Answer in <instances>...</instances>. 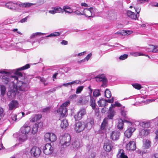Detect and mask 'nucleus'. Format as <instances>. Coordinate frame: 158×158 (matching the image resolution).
<instances>
[{"mask_svg":"<svg viewBox=\"0 0 158 158\" xmlns=\"http://www.w3.org/2000/svg\"><path fill=\"white\" fill-rule=\"evenodd\" d=\"M30 67V65L27 64L16 70H13L15 75L12 76L10 77L11 79H10L13 84V89L7 92V95L9 98H14L18 93L19 90L20 91H26L28 89L29 86L27 83H24L23 81L19 80V79H23L24 78L23 74L19 71L27 69Z\"/></svg>","mask_w":158,"mask_h":158,"instance_id":"nucleus-1","label":"nucleus"},{"mask_svg":"<svg viewBox=\"0 0 158 158\" xmlns=\"http://www.w3.org/2000/svg\"><path fill=\"white\" fill-rule=\"evenodd\" d=\"M28 122H26L20 128L21 134L19 135V142H23L27 139L28 136V134L31 130L30 127L28 125Z\"/></svg>","mask_w":158,"mask_h":158,"instance_id":"nucleus-2","label":"nucleus"},{"mask_svg":"<svg viewBox=\"0 0 158 158\" xmlns=\"http://www.w3.org/2000/svg\"><path fill=\"white\" fill-rule=\"evenodd\" d=\"M71 140V136L68 134H65L60 137L59 146L61 150L65 149L70 145Z\"/></svg>","mask_w":158,"mask_h":158,"instance_id":"nucleus-3","label":"nucleus"},{"mask_svg":"<svg viewBox=\"0 0 158 158\" xmlns=\"http://www.w3.org/2000/svg\"><path fill=\"white\" fill-rule=\"evenodd\" d=\"M70 102L68 100L65 102L63 103L59 109L57 110V112L59 115H60V118L61 117L64 118L67 116V109L66 107L70 104Z\"/></svg>","mask_w":158,"mask_h":158,"instance_id":"nucleus-4","label":"nucleus"},{"mask_svg":"<svg viewBox=\"0 0 158 158\" xmlns=\"http://www.w3.org/2000/svg\"><path fill=\"white\" fill-rule=\"evenodd\" d=\"M90 98V95L85 96H79L76 101V103L79 105L86 104L89 102Z\"/></svg>","mask_w":158,"mask_h":158,"instance_id":"nucleus-5","label":"nucleus"},{"mask_svg":"<svg viewBox=\"0 0 158 158\" xmlns=\"http://www.w3.org/2000/svg\"><path fill=\"white\" fill-rule=\"evenodd\" d=\"M97 10L94 8L90 7L89 9L85 8L83 10L82 15H84L87 17H93Z\"/></svg>","mask_w":158,"mask_h":158,"instance_id":"nucleus-6","label":"nucleus"},{"mask_svg":"<svg viewBox=\"0 0 158 158\" xmlns=\"http://www.w3.org/2000/svg\"><path fill=\"white\" fill-rule=\"evenodd\" d=\"M113 145L111 141L106 139L105 141L103 149L106 152H109L113 148Z\"/></svg>","mask_w":158,"mask_h":158,"instance_id":"nucleus-7","label":"nucleus"},{"mask_svg":"<svg viewBox=\"0 0 158 158\" xmlns=\"http://www.w3.org/2000/svg\"><path fill=\"white\" fill-rule=\"evenodd\" d=\"M85 128V123L84 122H78L75 124V130L77 133L82 131Z\"/></svg>","mask_w":158,"mask_h":158,"instance_id":"nucleus-8","label":"nucleus"},{"mask_svg":"<svg viewBox=\"0 0 158 158\" xmlns=\"http://www.w3.org/2000/svg\"><path fill=\"white\" fill-rule=\"evenodd\" d=\"M53 147L50 143H47L43 148V151L45 155H49L53 152Z\"/></svg>","mask_w":158,"mask_h":158,"instance_id":"nucleus-9","label":"nucleus"},{"mask_svg":"<svg viewBox=\"0 0 158 158\" xmlns=\"http://www.w3.org/2000/svg\"><path fill=\"white\" fill-rule=\"evenodd\" d=\"M56 139V135L53 133H47L44 135V139L46 141L53 142L55 141Z\"/></svg>","mask_w":158,"mask_h":158,"instance_id":"nucleus-10","label":"nucleus"},{"mask_svg":"<svg viewBox=\"0 0 158 158\" xmlns=\"http://www.w3.org/2000/svg\"><path fill=\"white\" fill-rule=\"evenodd\" d=\"M30 153L32 156L38 157L40 155L41 151L39 147L34 146L31 149Z\"/></svg>","mask_w":158,"mask_h":158,"instance_id":"nucleus-11","label":"nucleus"},{"mask_svg":"<svg viewBox=\"0 0 158 158\" xmlns=\"http://www.w3.org/2000/svg\"><path fill=\"white\" fill-rule=\"evenodd\" d=\"M114 98L112 97L111 99L105 100L103 99H100L98 102V104L99 106L104 107L106 105L107 102L110 103H113L114 102Z\"/></svg>","mask_w":158,"mask_h":158,"instance_id":"nucleus-12","label":"nucleus"},{"mask_svg":"<svg viewBox=\"0 0 158 158\" xmlns=\"http://www.w3.org/2000/svg\"><path fill=\"white\" fill-rule=\"evenodd\" d=\"M124 123H126L129 126H131L132 124V123L129 121L124 120H122L121 119L118 120L117 123V127L118 129L119 130H122L123 127V124Z\"/></svg>","mask_w":158,"mask_h":158,"instance_id":"nucleus-13","label":"nucleus"},{"mask_svg":"<svg viewBox=\"0 0 158 158\" xmlns=\"http://www.w3.org/2000/svg\"><path fill=\"white\" fill-rule=\"evenodd\" d=\"M8 106L9 110H14L18 107L19 106L18 102L16 100H12L9 103Z\"/></svg>","mask_w":158,"mask_h":158,"instance_id":"nucleus-14","label":"nucleus"},{"mask_svg":"<svg viewBox=\"0 0 158 158\" xmlns=\"http://www.w3.org/2000/svg\"><path fill=\"white\" fill-rule=\"evenodd\" d=\"M81 142L80 140H76L72 143L71 148L76 150L82 146Z\"/></svg>","mask_w":158,"mask_h":158,"instance_id":"nucleus-15","label":"nucleus"},{"mask_svg":"<svg viewBox=\"0 0 158 158\" xmlns=\"http://www.w3.org/2000/svg\"><path fill=\"white\" fill-rule=\"evenodd\" d=\"M85 113V110L84 109H82L77 114L74 116V118L75 120H80L82 118V116L84 115Z\"/></svg>","mask_w":158,"mask_h":158,"instance_id":"nucleus-16","label":"nucleus"},{"mask_svg":"<svg viewBox=\"0 0 158 158\" xmlns=\"http://www.w3.org/2000/svg\"><path fill=\"white\" fill-rule=\"evenodd\" d=\"M96 80L97 82L102 81L103 82L102 86L105 87L106 86V84L107 82V79L104 75H98L95 77Z\"/></svg>","mask_w":158,"mask_h":158,"instance_id":"nucleus-17","label":"nucleus"},{"mask_svg":"<svg viewBox=\"0 0 158 158\" xmlns=\"http://www.w3.org/2000/svg\"><path fill=\"white\" fill-rule=\"evenodd\" d=\"M136 148L135 143L133 141L129 142L126 146V149L129 151H134L136 149Z\"/></svg>","mask_w":158,"mask_h":158,"instance_id":"nucleus-18","label":"nucleus"},{"mask_svg":"<svg viewBox=\"0 0 158 158\" xmlns=\"http://www.w3.org/2000/svg\"><path fill=\"white\" fill-rule=\"evenodd\" d=\"M153 131L152 129H141L139 131V135L141 137L146 136L148 135L150 132Z\"/></svg>","mask_w":158,"mask_h":158,"instance_id":"nucleus-19","label":"nucleus"},{"mask_svg":"<svg viewBox=\"0 0 158 158\" xmlns=\"http://www.w3.org/2000/svg\"><path fill=\"white\" fill-rule=\"evenodd\" d=\"M84 122L85 123V128L88 130H89L92 128L94 123V120L92 118H89L86 121Z\"/></svg>","mask_w":158,"mask_h":158,"instance_id":"nucleus-20","label":"nucleus"},{"mask_svg":"<svg viewBox=\"0 0 158 158\" xmlns=\"http://www.w3.org/2000/svg\"><path fill=\"white\" fill-rule=\"evenodd\" d=\"M120 135V133L119 131H115L111 133L110 138L113 140H116L119 139Z\"/></svg>","mask_w":158,"mask_h":158,"instance_id":"nucleus-21","label":"nucleus"},{"mask_svg":"<svg viewBox=\"0 0 158 158\" xmlns=\"http://www.w3.org/2000/svg\"><path fill=\"white\" fill-rule=\"evenodd\" d=\"M135 129L134 127H129L125 131L124 133L125 135L128 138L130 137L132 133L135 131Z\"/></svg>","mask_w":158,"mask_h":158,"instance_id":"nucleus-22","label":"nucleus"},{"mask_svg":"<svg viewBox=\"0 0 158 158\" xmlns=\"http://www.w3.org/2000/svg\"><path fill=\"white\" fill-rule=\"evenodd\" d=\"M59 120H61V122L60 125L61 127L62 128H66L69 125L67 120L66 119H64L65 117L64 118L61 117V118H60V115H59Z\"/></svg>","mask_w":158,"mask_h":158,"instance_id":"nucleus-23","label":"nucleus"},{"mask_svg":"<svg viewBox=\"0 0 158 158\" xmlns=\"http://www.w3.org/2000/svg\"><path fill=\"white\" fill-rule=\"evenodd\" d=\"M127 15L131 19L136 20L138 19V15H135V13L131 11L128 10L127 12Z\"/></svg>","mask_w":158,"mask_h":158,"instance_id":"nucleus-24","label":"nucleus"},{"mask_svg":"<svg viewBox=\"0 0 158 158\" xmlns=\"http://www.w3.org/2000/svg\"><path fill=\"white\" fill-rule=\"evenodd\" d=\"M18 4L19 3H15L10 2L6 4V7L10 9H14L17 7V6L18 5Z\"/></svg>","mask_w":158,"mask_h":158,"instance_id":"nucleus-25","label":"nucleus"},{"mask_svg":"<svg viewBox=\"0 0 158 158\" xmlns=\"http://www.w3.org/2000/svg\"><path fill=\"white\" fill-rule=\"evenodd\" d=\"M147 50L148 52H158V46L150 45Z\"/></svg>","mask_w":158,"mask_h":158,"instance_id":"nucleus-26","label":"nucleus"},{"mask_svg":"<svg viewBox=\"0 0 158 158\" xmlns=\"http://www.w3.org/2000/svg\"><path fill=\"white\" fill-rule=\"evenodd\" d=\"M35 124L33 126L32 129L31 130V133L33 134H35L37 132L38 127L41 128L43 126L42 124Z\"/></svg>","mask_w":158,"mask_h":158,"instance_id":"nucleus-27","label":"nucleus"},{"mask_svg":"<svg viewBox=\"0 0 158 158\" xmlns=\"http://www.w3.org/2000/svg\"><path fill=\"white\" fill-rule=\"evenodd\" d=\"M132 32L130 31H124L123 30L120 32H117L115 33V34H118L119 35L127 36L131 34Z\"/></svg>","mask_w":158,"mask_h":158,"instance_id":"nucleus-28","label":"nucleus"},{"mask_svg":"<svg viewBox=\"0 0 158 158\" xmlns=\"http://www.w3.org/2000/svg\"><path fill=\"white\" fill-rule=\"evenodd\" d=\"M117 156L118 157L120 158H128L127 156L125 154L123 150L122 149L119 150Z\"/></svg>","mask_w":158,"mask_h":158,"instance_id":"nucleus-29","label":"nucleus"},{"mask_svg":"<svg viewBox=\"0 0 158 158\" xmlns=\"http://www.w3.org/2000/svg\"><path fill=\"white\" fill-rule=\"evenodd\" d=\"M143 146L145 148L148 149L150 148L151 142L149 140L144 139L143 140Z\"/></svg>","mask_w":158,"mask_h":158,"instance_id":"nucleus-30","label":"nucleus"},{"mask_svg":"<svg viewBox=\"0 0 158 158\" xmlns=\"http://www.w3.org/2000/svg\"><path fill=\"white\" fill-rule=\"evenodd\" d=\"M35 4L29 2H25L23 3H19L18 5L20 6H22L23 7H28L34 5Z\"/></svg>","mask_w":158,"mask_h":158,"instance_id":"nucleus-31","label":"nucleus"},{"mask_svg":"<svg viewBox=\"0 0 158 158\" xmlns=\"http://www.w3.org/2000/svg\"><path fill=\"white\" fill-rule=\"evenodd\" d=\"M79 82V81L78 80H76L74 81H72L70 82H69L67 83H64L62 85H60L59 86V88H61L63 86L65 87H68L69 85H71L74 83L78 84Z\"/></svg>","mask_w":158,"mask_h":158,"instance_id":"nucleus-32","label":"nucleus"},{"mask_svg":"<svg viewBox=\"0 0 158 158\" xmlns=\"http://www.w3.org/2000/svg\"><path fill=\"white\" fill-rule=\"evenodd\" d=\"M90 106L92 107L93 109H94L96 107L95 101L94 98L90 96Z\"/></svg>","mask_w":158,"mask_h":158,"instance_id":"nucleus-33","label":"nucleus"},{"mask_svg":"<svg viewBox=\"0 0 158 158\" xmlns=\"http://www.w3.org/2000/svg\"><path fill=\"white\" fill-rule=\"evenodd\" d=\"M63 9L66 12L70 14L73 12V10L68 6H65L63 7Z\"/></svg>","mask_w":158,"mask_h":158,"instance_id":"nucleus-34","label":"nucleus"},{"mask_svg":"<svg viewBox=\"0 0 158 158\" xmlns=\"http://www.w3.org/2000/svg\"><path fill=\"white\" fill-rule=\"evenodd\" d=\"M140 125L142 127L144 128H148L150 126L149 122H143L140 123Z\"/></svg>","mask_w":158,"mask_h":158,"instance_id":"nucleus-35","label":"nucleus"},{"mask_svg":"<svg viewBox=\"0 0 158 158\" xmlns=\"http://www.w3.org/2000/svg\"><path fill=\"white\" fill-rule=\"evenodd\" d=\"M41 117V115L40 114L35 115L32 117V119L31 120L32 122H35L40 119Z\"/></svg>","mask_w":158,"mask_h":158,"instance_id":"nucleus-36","label":"nucleus"},{"mask_svg":"<svg viewBox=\"0 0 158 158\" xmlns=\"http://www.w3.org/2000/svg\"><path fill=\"white\" fill-rule=\"evenodd\" d=\"M78 96L75 94H74L70 95L69 98V99L71 101H72L76 103V101L77 98H78Z\"/></svg>","mask_w":158,"mask_h":158,"instance_id":"nucleus-37","label":"nucleus"},{"mask_svg":"<svg viewBox=\"0 0 158 158\" xmlns=\"http://www.w3.org/2000/svg\"><path fill=\"white\" fill-rule=\"evenodd\" d=\"M106 120L104 119L101 126V130L103 131H105L106 129Z\"/></svg>","mask_w":158,"mask_h":158,"instance_id":"nucleus-38","label":"nucleus"},{"mask_svg":"<svg viewBox=\"0 0 158 158\" xmlns=\"http://www.w3.org/2000/svg\"><path fill=\"white\" fill-rule=\"evenodd\" d=\"M125 107H122L121 108V115L125 118H127V111L124 110Z\"/></svg>","mask_w":158,"mask_h":158,"instance_id":"nucleus-39","label":"nucleus"},{"mask_svg":"<svg viewBox=\"0 0 158 158\" xmlns=\"http://www.w3.org/2000/svg\"><path fill=\"white\" fill-rule=\"evenodd\" d=\"M60 34V33L59 32H54L48 35L45 36L44 37H49L53 36H59Z\"/></svg>","mask_w":158,"mask_h":158,"instance_id":"nucleus-40","label":"nucleus"},{"mask_svg":"<svg viewBox=\"0 0 158 158\" xmlns=\"http://www.w3.org/2000/svg\"><path fill=\"white\" fill-rule=\"evenodd\" d=\"M17 115L16 114L12 115L10 118V121H11L13 123L14 122L16 121L17 120H19V118H17Z\"/></svg>","mask_w":158,"mask_h":158,"instance_id":"nucleus-41","label":"nucleus"},{"mask_svg":"<svg viewBox=\"0 0 158 158\" xmlns=\"http://www.w3.org/2000/svg\"><path fill=\"white\" fill-rule=\"evenodd\" d=\"M105 96L107 98H110L111 96L110 91L108 89H106L105 91Z\"/></svg>","mask_w":158,"mask_h":158,"instance_id":"nucleus-42","label":"nucleus"},{"mask_svg":"<svg viewBox=\"0 0 158 158\" xmlns=\"http://www.w3.org/2000/svg\"><path fill=\"white\" fill-rule=\"evenodd\" d=\"M134 9L135 10L136 12H137V14L138 15V17L139 16V13L141 9L140 6H138L137 5L136 6L134 7Z\"/></svg>","mask_w":158,"mask_h":158,"instance_id":"nucleus-43","label":"nucleus"},{"mask_svg":"<svg viewBox=\"0 0 158 158\" xmlns=\"http://www.w3.org/2000/svg\"><path fill=\"white\" fill-rule=\"evenodd\" d=\"M45 35V33H41V32H36L35 33H34L33 34H32L31 35L30 37L31 38H33L35 37L36 36H37V35L41 36V35Z\"/></svg>","mask_w":158,"mask_h":158,"instance_id":"nucleus-44","label":"nucleus"},{"mask_svg":"<svg viewBox=\"0 0 158 158\" xmlns=\"http://www.w3.org/2000/svg\"><path fill=\"white\" fill-rule=\"evenodd\" d=\"M12 70H8V71H6V70L4 69L1 70L0 71V73L2 74H8L11 73L12 72Z\"/></svg>","mask_w":158,"mask_h":158,"instance_id":"nucleus-45","label":"nucleus"},{"mask_svg":"<svg viewBox=\"0 0 158 158\" xmlns=\"http://www.w3.org/2000/svg\"><path fill=\"white\" fill-rule=\"evenodd\" d=\"M84 88V86H81L78 87L76 89V93L77 94H79L81 93Z\"/></svg>","mask_w":158,"mask_h":158,"instance_id":"nucleus-46","label":"nucleus"},{"mask_svg":"<svg viewBox=\"0 0 158 158\" xmlns=\"http://www.w3.org/2000/svg\"><path fill=\"white\" fill-rule=\"evenodd\" d=\"M52 9H54L56 13H60L62 11V9L60 7L57 6L52 8Z\"/></svg>","mask_w":158,"mask_h":158,"instance_id":"nucleus-47","label":"nucleus"},{"mask_svg":"<svg viewBox=\"0 0 158 158\" xmlns=\"http://www.w3.org/2000/svg\"><path fill=\"white\" fill-rule=\"evenodd\" d=\"M100 95L99 90L98 89L95 90L93 92V96L94 97H98Z\"/></svg>","mask_w":158,"mask_h":158,"instance_id":"nucleus-48","label":"nucleus"},{"mask_svg":"<svg viewBox=\"0 0 158 158\" xmlns=\"http://www.w3.org/2000/svg\"><path fill=\"white\" fill-rule=\"evenodd\" d=\"M6 90V88L5 87L4 85H1V94L2 95H3L5 94V93Z\"/></svg>","mask_w":158,"mask_h":158,"instance_id":"nucleus-49","label":"nucleus"},{"mask_svg":"<svg viewBox=\"0 0 158 158\" xmlns=\"http://www.w3.org/2000/svg\"><path fill=\"white\" fill-rule=\"evenodd\" d=\"M132 85L134 88L138 89H139L142 88L140 84L137 83L132 84Z\"/></svg>","mask_w":158,"mask_h":158,"instance_id":"nucleus-50","label":"nucleus"},{"mask_svg":"<svg viewBox=\"0 0 158 158\" xmlns=\"http://www.w3.org/2000/svg\"><path fill=\"white\" fill-rule=\"evenodd\" d=\"M128 56L127 54H125L120 56L119 57V59L120 60H124L126 59Z\"/></svg>","mask_w":158,"mask_h":158,"instance_id":"nucleus-51","label":"nucleus"},{"mask_svg":"<svg viewBox=\"0 0 158 158\" xmlns=\"http://www.w3.org/2000/svg\"><path fill=\"white\" fill-rule=\"evenodd\" d=\"M130 54L131 56H138L142 55V53L139 52H131Z\"/></svg>","mask_w":158,"mask_h":158,"instance_id":"nucleus-52","label":"nucleus"},{"mask_svg":"<svg viewBox=\"0 0 158 158\" xmlns=\"http://www.w3.org/2000/svg\"><path fill=\"white\" fill-rule=\"evenodd\" d=\"M40 81L44 84V85H48V83L46 82V80L45 78L40 77Z\"/></svg>","mask_w":158,"mask_h":158,"instance_id":"nucleus-53","label":"nucleus"},{"mask_svg":"<svg viewBox=\"0 0 158 158\" xmlns=\"http://www.w3.org/2000/svg\"><path fill=\"white\" fill-rule=\"evenodd\" d=\"M111 106H112V107H114L115 106L119 107L121 106V105L118 102H115L114 104H111Z\"/></svg>","mask_w":158,"mask_h":158,"instance_id":"nucleus-54","label":"nucleus"},{"mask_svg":"<svg viewBox=\"0 0 158 158\" xmlns=\"http://www.w3.org/2000/svg\"><path fill=\"white\" fill-rule=\"evenodd\" d=\"M114 115L113 111H110V114L108 115V117L110 119H112Z\"/></svg>","mask_w":158,"mask_h":158,"instance_id":"nucleus-55","label":"nucleus"},{"mask_svg":"<svg viewBox=\"0 0 158 158\" xmlns=\"http://www.w3.org/2000/svg\"><path fill=\"white\" fill-rule=\"evenodd\" d=\"M155 101L154 99H148L146 101H144L143 102H144L145 103L147 104L150 103V102H153Z\"/></svg>","mask_w":158,"mask_h":158,"instance_id":"nucleus-56","label":"nucleus"},{"mask_svg":"<svg viewBox=\"0 0 158 158\" xmlns=\"http://www.w3.org/2000/svg\"><path fill=\"white\" fill-rule=\"evenodd\" d=\"M24 115L25 113L23 112H22V113H18L17 114V116L20 117L19 118V119H21L22 118V117L24 116Z\"/></svg>","mask_w":158,"mask_h":158,"instance_id":"nucleus-57","label":"nucleus"},{"mask_svg":"<svg viewBox=\"0 0 158 158\" xmlns=\"http://www.w3.org/2000/svg\"><path fill=\"white\" fill-rule=\"evenodd\" d=\"M92 56V54L91 53H90L85 58V60L88 61L89 59Z\"/></svg>","mask_w":158,"mask_h":158,"instance_id":"nucleus-58","label":"nucleus"},{"mask_svg":"<svg viewBox=\"0 0 158 158\" xmlns=\"http://www.w3.org/2000/svg\"><path fill=\"white\" fill-rule=\"evenodd\" d=\"M155 123V125L158 126V116L152 120Z\"/></svg>","mask_w":158,"mask_h":158,"instance_id":"nucleus-59","label":"nucleus"},{"mask_svg":"<svg viewBox=\"0 0 158 158\" xmlns=\"http://www.w3.org/2000/svg\"><path fill=\"white\" fill-rule=\"evenodd\" d=\"M50 108L47 107L43 109V111L44 112H48L49 111Z\"/></svg>","mask_w":158,"mask_h":158,"instance_id":"nucleus-60","label":"nucleus"},{"mask_svg":"<svg viewBox=\"0 0 158 158\" xmlns=\"http://www.w3.org/2000/svg\"><path fill=\"white\" fill-rule=\"evenodd\" d=\"M149 0H138L137 2L138 3H143L144 2H148Z\"/></svg>","mask_w":158,"mask_h":158,"instance_id":"nucleus-61","label":"nucleus"},{"mask_svg":"<svg viewBox=\"0 0 158 158\" xmlns=\"http://www.w3.org/2000/svg\"><path fill=\"white\" fill-rule=\"evenodd\" d=\"M74 13L76 15H82V13H81L80 11L78 10H76L74 12Z\"/></svg>","mask_w":158,"mask_h":158,"instance_id":"nucleus-62","label":"nucleus"},{"mask_svg":"<svg viewBox=\"0 0 158 158\" xmlns=\"http://www.w3.org/2000/svg\"><path fill=\"white\" fill-rule=\"evenodd\" d=\"M156 136L155 137V139L156 141H158V129L155 132Z\"/></svg>","mask_w":158,"mask_h":158,"instance_id":"nucleus-63","label":"nucleus"},{"mask_svg":"<svg viewBox=\"0 0 158 158\" xmlns=\"http://www.w3.org/2000/svg\"><path fill=\"white\" fill-rule=\"evenodd\" d=\"M61 44L63 45H66L68 44V42L65 40H63L61 42Z\"/></svg>","mask_w":158,"mask_h":158,"instance_id":"nucleus-64","label":"nucleus"}]
</instances>
